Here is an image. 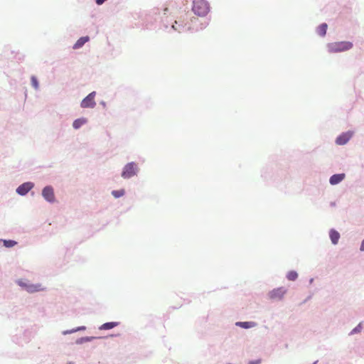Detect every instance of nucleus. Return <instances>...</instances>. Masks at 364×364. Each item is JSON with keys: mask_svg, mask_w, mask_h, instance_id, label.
I'll list each match as a JSON object with an SVG mask.
<instances>
[{"mask_svg": "<svg viewBox=\"0 0 364 364\" xmlns=\"http://www.w3.org/2000/svg\"><path fill=\"white\" fill-rule=\"evenodd\" d=\"M260 363H261V360L260 359H257V360H255L250 361L248 363V364H259Z\"/></svg>", "mask_w": 364, "mask_h": 364, "instance_id": "obj_22", "label": "nucleus"}, {"mask_svg": "<svg viewBox=\"0 0 364 364\" xmlns=\"http://www.w3.org/2000/svg\"><path fill=\"white\" fill-rule=\"evenodd\" d=\"M361 329V324L360 323L356 328L353 330V333L359 332Z\"/></svg>", "mask_w": 364, "mask_h": 364, "instance_id": "obj_21", "label": "nucleus"}, {"mask_svg": "<svg viewBox=\"0 0 364 364\" xmlns=\"http://www.w3.org/2000/svg\"><path fill=\"white\" fill-rule=\"evenodd\" d=\"M327 24L326 23H322L317 28V33L321 36H324L326 33L327 31Z\"/></svg>", "mask_w": 364, "mask_h": 364, "instance_id": "obj_16", "label": "nucleus"}, {"mask_svg": "<svg viewBox=\"0 0 364 364\" xmlns=\"http://www.w3.org/2000/svg\"><path fill=\"white\" fill-rule=\"evenodd\" d=\"M112 194L115 198H119V197L122 196L124 194V191L123 189L119 190V191H113L112 192Z\"/></svg>", "mask_w": 364, "mask_h": 364, "instance_id": "obj_18", "label": "nucleus"}, {"mask_svg": "<svg viewBox=\"0 0 364 364\" xmlns=\"http://www.w3.org/2000/svg\"><path fill=\"white\" fill-rule=\"evenodd\" d=\"M89 39L90 38L88 36L81 37L75 43V45L73 46V48L78 49V48H81L86 42H87L89 41Z\"/></svg>", "mask_w": 364, "mask_h": 364, "instance_id": "obj_13", "label": "nucleus"}, {"mask_svg": "<svg viewBox=\"0 0 364 364\" xmlns=\"http://www.w3.org/2000/svg\"><path fill=\"white\" fill-rule=\"evenodd\" d=\"M33 187V184L31 182H26L21 186H19L17 189L16 192L21 196L26 195L32 188Z\"/></svg>", "mask_w": 364, "mask_h": 364, "instance_id": "obj_9", "label": "nucleus"}, {"mask_svg": "<svg viewBox=\"0 0 364 364\" xmlns=\"http://www.w3.org/2000/svg\"><path fill=\"white\" fill-rule=\"evenodd\" d=\"M360 250L361 251H364V240L361 242V245H360Z\"/></svg>", "mask_w": 364, "mask_h": 364, "instance_id": "obj_23", "label": "nucleus"}, {"mask_svg": "<svg viewBox=\"0 0 364 364\" xmlns=\"http://www.w3.org/2000/svg\"><path fill=\"white\" fill-rule=\"evenodd\" d=\"M352 136V132L343 133L336 138V142L338 145H344L350 140Z\"/></svg>", "mask_w": 364, "mask_h": 364, "instance_id": "obj_8", "label": "nucleus"}, {"mask_svg": "<svg viewBox=\"0 0 364 364\" xmlns=\"http://www.w3.org/2000/svg\"><path fill=\"white\" fill-rule=\"evenodd\" d=\"M17 283L28 293L32 294L46 290V287H44L41 284H30L23 279L18 280Z\"/></svg>", "mask_w": 364, "mask_h": 364, "instance_id": "obj_3", "label": "nucleus"}, {"mask_svg": "<svg viewBox=\"0 0 364 364\" xmlns=\"http://www.w3.org/2000/svg\"><path fill=\"white\" fill-rule=\"evenodd\" d=\"M87 119L85 118L77 119L73 122V127L74 129H77L83 124H86Z\"/></svg>", "mask_w": 364, "mask_h": 364, "instance_id": "obj_14", "label": "nucleus"}, {"mask_svg": "<svg viewBox=\"0 0 364 364\" xmlns=\"http://www.w3.org/2000/svg\"><path fill=\"white\" fill-rule=\"evenodd\" d=\"M286 292L287 290L284 287H279L271 291L269 293V296L272 300H281Z\"/></svg>", "mask_w": 364, "mask_h": 364, "instance_id": "obj_6", "label": "nucleus"}, {"mask_svg": "<svg viewBox=\"0 0 364 364\" xmlns=\"http://www.w3.org/2000/svg\"><path fill=\"white\" fill-rule=\"evenodd\" d=\"M4 244L6 247H14L16 244V242H15L14 240H4Z\"/></svg>", "mask_w": 364, "mask_h": 364, "instance_id": "obj_19", "label": "nucleus"}, {"mask_svg": "<svg viewBox=\"0 0 364 364\" xmlns=\"http://www.w3.org/2000/svg\"><path fill=\"white\" fill-rule=\"evenodd\" d=\"M137 166L134 162L127 164L122 173V176L124 178H129L136 174Z\"/></svg>", "mask_w": 364, "mask_h": 364, "instance_id": "obj_4", "label": "nucleus"}, {"mask_svg": "<svg viewBox=\"0 0 364 364\" xmlns=\"http://www.w3.org/2000/svg\"><path fill=\"white\" fill-rule=\"evenodd\" d=\"M329 53H338L348 50L353 48V43L350 41H341L328 43L327 46Z\"/></svg>", "mask_w": 364, "mask_h": 364, "instance_id": "obj_1", "label": "nucleus"}, {"mask_svg": "<svg viewBox=\"0 0 364 364\" xmlns=\"http://www.w3.org/2000/svg\"><path fill=\"white\" fill-rule=\"evenodd\" d=\"M31 84L35 89L38 88V82L37 78L35 76L31 77Z\"/></svg>", "mask_w": 364, "mask_h": 364, "instance_id": "obj_20", "label": "nucleus"}, {"mask_svg": "<svg viewBox=\"0 0 364 364\" xmlns=\"http://www.w3.org/2000/svg\"><path fill=\"white\" fill-rule=\"evenodd\" d=\"M42 195L48 202H53L55 200L54 191L51 186L45 187L42 191Z\"/></svg>", "mask_w": 364, "mask_h": 364, "instance_id": "obj_7", "label": "nucleus"}, {"mask_svg": "<svg viewBox=\"0 0 364 364\" xmlns=\"http://www.w3.org/2000/svg\"><path fill=\"white\" fill-rule=\"evenodd\" d=\"M118 324H119V323H117V322H107V323L102 324L100 326V329L109 330V329L116 327L117 326H118Z\"/></svg>", "mask_w": 364, "mask_h": 364, "instance_id": "obj_15", "label": "nucleus"}, {"mask_svg": "<svg viewBox=\"0 0 364 364\" xmlns=\"http://www.w3.org/2000/svg\"><path fill=\"white\" fill-rule=\"evenodd\" d=\"M329 236L331 238V240L333 245H336L339 240L340 238V234L336 230L332 229L329 232Z\"/></svg>", "mask_w": 364, "mask_h": 364, "instance_id": "obj_11", "label": "nucleus"}, {"mask_svg": "<svg viewBox=\"0 0 364 364\" xmlns=\"http://www.w3.org/2000/svg\"><path fill=\"white\" fill-rule=\"evenodd\" d=\"M298 277V274L295 271L288 272L287 278L290 281H294Z\"/></svg>", "mask_w": 364, "mask_h": 364, "instance_id": "obj_17", "label": "nucleus"}, {"mask_svg": "<svg viewBox=\"0 0 364 364\" xmlns=\"http://www.w3.org/2000/svg\"><path fill=\"white\" fill-rule=\"evenodd\" d=\"M236 326L243 328H250L257 326V323L253 321H239L236 323Z\"/></svg>", "mask_w": 364, "mask_h": 364, "instance_id": "obj_12", "label": "nucleus"}, {"mask_svg": "<svg viewBox=\"0 0 364 364\" xmlns=\"http://www.w3.org/2000/svg\"><path fill=\"white\" fill-rule=\"evenodd\" d=\"M96 92H92L81 102L80 106L82 108H93L96 105L95 101Z\"/></svg>", "mask_w": 364, "mask_h": 364, "instance_id": "obj_5", "label": "nucleus"}, {"mask_svg": "<svg viewBox=\"0 0 364 364\" xmlns=\"http://www.w3.org/2000/svg\"><path fill=\"white\" fill-rule=\"evenodd\" d=\"M192 10L198 16H205L209 11L208 3L205 0H195Z\"/></svg>", "mask_w": 364, "mask_h": 364, "instance_id": "obj_2", "label": "nucleus"}, {"mask_svg": "<svg viewBox=\"0 0 364 364\" xmlns=\"http://www.w3.org/2000/svg\"><path fill=\"white\" fill-rule=\"evenodd\" d=\"M345 178L344 173L334 174L330 178V183L331 185H336L342 181Z\"/></svg>", "mask_w": 364, "mask_h": 364, "instance_id": "obj_10", "label": "nucleus"}]
</instances>
